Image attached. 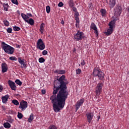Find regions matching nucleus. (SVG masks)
<instances>
[{
  "label": "nucleus",
  "instance_id": "obj_1",
  "mask_svg": "<svg viewBox=\"0 0 129 129\" xmlns=\"http://www.w3.org/2000/svg\"><path fill=\"white\" fill-rule=\"evenodd\" d=\"M57 80L60 85L59 86L54 85L53 95L50 98L55 112H59L61 109H63L69 94L67 91V84L69 83L65 79V75L61 76Z\"/></svg>",
  "mask_w": 129,
  "mask_h": 129
},
{
  "label": "nucleus",
  "instance_id": "obj_14",
  "mask_svg": "<svg viewBox=\"0 0 129 129\" xmlns=\"http://www.w3.org/2000/svg\"><path fill=\"white\" fill-rule=\"evenodd\" d=\"M122 9H121V7L120 6H116V9H115V14H117V15H119V16L120 15V14H121Z\"/></svg>",
  "mask_w": 129,
  "mask_h": 129
},
{
  "label": "nucleus",
  "instance_id": "obj_19",
  "mask_svg": "<svg viewBox=\"0 0 129 129\" xmlns=\"http://www.w3.org/2000/svg\"><path fill=\"white\" fill-rule=\"evenodd\" d=\"M72 8V10L73 12H74L75 13V17H79V13L77 12V9H76V7H75L73 6Z\"/></svg>",
  "mask_w": 129,
  "mask_h": 129
},
{
  "label": "nucleus",
  "instance_id": "obj_4",
  "mask_svg": "<svg viewBox=\"0 0 129 129\" xmlns=\"http://www.w3.org/2000/svg\"><path fill=\"white\" fill-rule=\"evenodd\" d=\"M103 87V83H99L97 84L95 88V93L97 96L100 95V93L102 92V88Z\"/></svg>",
  "mask_w": 129,
  "mask_h": 129
},
{
  "label": "nucleus",
  "instance_id": "obj_6",
  "mask_svg": "<svg viewBox=\"0 0 129 129\" xmlns=\"http://www.w3.org/2000/svg\"><path fill=\"white\" fill-rule=\"evenodd\" d=\"M37 48L41 51L45 49V44L44 42H43V40L42 39H39L37 42Z\"/></svg>",
  "mask_w": 129,
  "mask_h": 129
},
{
  "label": "nucleus",
  "instance_id": "obj_5",
  "mask_svg": "<svg viewBox=\"0 0 129 129\" xmlns=\"http://www.w3.org/2000/svg\"><path fill=\"white\" fill-rule=\"evenodd\" d=\"M74 38L76 41H81L84 38V33L78 30L77 33L74 35Z\"/></svg>",
  "mask_w": 129,
  "mask_h": 129
},
{
  "label": "nucleus",
  "instance_id": "obj_54",
  "mask_svg": "<svg viewBox=\"0 0 129 129\" xmlns=\"http://www.w3.org/2000/svg\"><path fill=\"white\" fill-rule=\"evenodd\" d=\"M75 50L74 51V52H75Z\"/></svg>",
  "mask_w": 129,
  "mask_h": 129
},
{
  "label": "nucleus",
  "instance_id": "obj_21",
  "mask_svg": "<svg viewBox=\"0 0 129 129\" xmlns=\"http://www.w3.org/2000/svg\"><path fill=\"white\" fill-rule=\"evenodd\" d=\"M21 17L22 18V19H23L24 21H25V22H27V21H28V19H29V16H27L26 14H24V13H22L21 14Z\"/></svg>",
  "mask_w": 129,
  "mask_h": 129
},
{
  "label": "nucleus",
  "instance_id": "obj_33",
  "mask_svg": "<svg viewBox=\"0 0 129 129\" xmlns=\"http://www.w3.org/2000/svg\"><path fill=\"white\" fill-rule=\"evenodd\" d=\"M15 83H16V84H18V85H19V86H21L22 84V82H21V81L19 79H17L15 81Z\"/></svg>",
  "mask_w": 129,
  "mask_h": 129
},
{
  "label": "nucleus",
  "instance_id": "obj_35",
  "mask_svg": "<svg viewBox=\"0 0 129 129\" xmlns=\"http://www.w3.org/2000/svg\"><path fill=\"white\" fill-rule=\"evenodd\" d=\"M17 116L19 119H21V118H23V114H22V113H20V112H18Z\"/></svg>",
  "mask_w": 129,
  "mask_h": 129
},
{
  "label": "nucleus",
  "instance_id": "obj_39",
  "mask_svg": "<svg viewBox=\"0 0 129 129\" xmlns=\"http://www.w3.org/2000/svg\"><path fill=\"white\" fill-rule=\"evenodd\" d=\"M9 59L11 61H17V57L16 56H11L9 57Z\"/></svg>",
  "mask_w": 129,
  "mask_h": 129
},
{
  "label": "nucleus",
  "instance_id": "obj_17",
  "mask_svg": "<svg viewBox=\"0 0 129 129\" xmlns=\"http://www.w3.org/2000/svg\"><path fill=\"white\" fill-rule=\"evenodd\" d=\"M75 21H76V27L78 29L79 28V16L75 17Z\"/></svg>",
  "mask_w": 129,
  "mask_h": 129
},
{
  "label": "nucleus",
  "instance_id": "obj_30",
  "mask_svg": "<svg viewBox=\"0 0 129 129\" xmlns=\"http://www.w3.org/2000/svg\"><path fill=\"white\" fill-rule=\"evenodd\" d=\"M3 23L6 27H9L10 26V22L7 20H4Z\"/></svg>",
  "mask_w": 129,
  "mask_h": 129
},
{
  "label": "nucleus",
  "instance_id": "obj_23",
  "mask_svg": "<svg viewBox=\"0 0 129 129\" xmlns=\"http://www.w3.org/2000/svg\"><path fill=\"white\" fill-rule=\"evenodd\" d=\"M55 73H56L57 74H65L66 73V71L64 70H55Z\"/></svg>",
  "mask_w": 129,
  "mask_h": 129
},
{
  "label": "nucleus",
  "instance_id": "obj_20",
  "mask_svg": "<svg viewBox=\"0 0 129 129\" xmlns=\"http://www.w3.org/2000/svg\"><path fill=\"white\" fill-rule=\"evenodd\" d=\"M115 24V20H113L110 21V22L108 24V26H109V28H111V29H113V27H114Z\"/></svg>",
  "mask_w": 129,
  "mask_h": 129
},
{
  "label": "nucleus",
  "instance_id": "obj_46",
  "mask_svg": "<svg viewBox=\"0 0 129 129\" xmlns=\"http://www.w3.org/2000/svg\"><path fill=\"white\" fill-rule=\"evenodd\" d=\"M88 7L89 9H92V4L90 3V4H89Z\"/></svg>",
  "mask_w": 129,
  "mask_h": 129
},
{
  "label": "nucleus",
  "instance_id": "obj_36",
  "mask_svg": "<svg viewBox=\"0 0 129 129\" xmlns=\"http://www.w3.org/2000/svg\"><path fill=\"white\" fill-rule=\"evenodd\" d=\"M38 61L39 63H44V62H45V58L43 57H40L39 58Z\"/></svg>",
  "mask_w": 129,
  "mask_h": 129
},
{
  "label": "nucleus",
  "instance_id": "obj_32",
  "mask_svg": "<svg viewBox=\"0 0 129 129\" xmlns=\"http://www.w3.org/2000/svg\"><path fill=\"white\" fill-rule=\"evenodd\" d=\"M13 30L15 32H18L21 30V28L18 26H15L13 27Z\"/></svg>",
  "mask_w": 129,
  "mask_h": 129
},
{
  "label": "nucleus",
  "instance_id": "obj_48",
  "mask_svg": "<svg viewBox=\"0 0 129 129\" xmlns=\"http://www.w3.org/2000/svg\"><path fill=\"white\" fill-rule=\"evenodd\" d=\"M41 92L43 94H46V90H42Z\"/></svg>",
  "mask_w": 129,
  "mask_h": 129
},
{
  "label": "nucleus",
  "instance_id": "obj_27",
  "mask_svg": "<svg viewBox=\"0 0 129 129\" xmlns=\"http://www.w3.org/2000/svg\"><path fill=\"white\" fill-rule=\"evenodd\" d=\"M34 119V114L31 113L28 118V122H32Z\"/></svg>",
  "mask_w": 129,
  "mask_h": 129
},
{
  "label": "nucleus",
  "instance_id": "obj_52",
  "mask_svg": "<svg viewBox=\"0 0 129 129\" xmlns=\"http://www.w3.org/2000/svg\"><path fill=\"white\" fill-rule=\"evenodd\" d=\"M17 48H20V45H18V46L17 47Z\"/></svg>",
  "mask_w": 129,
  "mask_h": 129
},
{
  "label": "nucleus",
  "instance_id": "obj_7",
  "mask_svg": "<svg viewBox=\"0 0 129 129\" xmlns=\"http://www.w3.org/2000/svg\"><path fill=\"white\" fill-rule=\"evenodd\" d=\"M27 107H28V102L25 100H22L20 102L19 108L22 110V111H24V110H26L27 109Z\"/></svg>",
  "mask_w": 129,
  "mask_h": 129
},
{
  "label": "nucleus",
  "instance_id": "obj_45",
  "mask_svg": "<svg viewBox=\"0 0 129 129\" xmlns=\"http://www.w3.org/2000/svg\"><path fill=\"white\" fill-rule=\"evenodd\" d=\"M4 90V87L0 85V92H2Z\"/></svg>",
  "mask_w": 129,
  "mask_h": 129
},
{
  "label": "nucleus",
  "instance_id": "obj_10",
  "mask_svg": "<svg viewBox=\"0 0 129 129\" xmlns=\"http://www.w3.org/2000/svg\"><path fill=\"white\" fill-rule=\"evenodd\" d=\"M83 103H84V99L83 98L81 99L80 100H78L76 104V111H77L78 109H79V108H80V106L82 105Z\"/></svg>",
  "mask_w": 129,
  "mask_h": 129
},
{
  "label": "nucleus",
  "instance_id": "obj_18",
  "mask_svg": "<svg viewBox=\"0 0 129 129\" xmlns=\"http://www.w3.org/2000/svg\"><path fill=\"white\" fill-rule=\"evenodd\" d=\"M18 62H19L20 64H21V65H23V67H24V68H26L27 67V66H26V64H25V61L23 60H22V58L21 57H19L18 58Z\"/></svg>",
  "mask_w": 129,
  "mask_h": 129
},
{
  "label": "nucleus",
  "instance_id": "obj_25",
  "mask_svg": "<svg viewBox=\"0 0 129 129\" xmlns=\"http://www.w3.org/2000/svg\"><path fill=\"white\" fill-rule=\"evenodd\" d=\"M68 4L69 5L70 8H73V7L75 6V3H74L73 0H70L68 2Z\"/></svg>",
  "mask_w": 129,
  "mask_h": 129
},
{
  "label": "nucleus",
  "instance_id": "obj_29",
  "mask_svg": "<svg viewBox=\"0 0 129 129\" xmlns=\"http://www.w3.org/2000/svg\"><path fill=\"white\" fill-rule=\"evenodd\" d=\"M4 126L5 128H10L11 127V124L9 122H5L4 123Z\"/></svg>",
  "mask_w": 129,
  "mask_h": 129
},
{
  "label": "nucleus",
  "instance_id": "obj_37",
  "mask_svg": "<svg viewBox=\"0 0 129 129\" xmlns=\"http://www.w3.org/2000/svg\"><path fill=\"white\" fill-rule=\"evenodd\" d=\"M48 129H57V127L54 124H51L49 126Z\"/></svg>",
  "mask_w": 129,
  "mask_h": 129
},
{
  "label": "nucleus",
  "instance_id": "obj_44",
  "mask_svg": "<svg viewBox=\"0 0 129 129\" xmlns=\"http://www.w3.org/2000/svg\"><path fill=\"white\" fill-rule=\"evenodd\" d=\"M86 64V62H85V60H83L81 61V66H84V65H85Z\"/></svg>",
  "mask_w": 129,
  "mask_h": 129
},
{
  "label": "nucleus",
  "instance_id": "obj_28",
  "mask_svg": "<svg viewBox=\"0 0 129 129\" xmlns=\"http://www.w3.org/2000/svg\"><path fill=\"white\" fill-rule=\"evenodd\" d=\"M44 26H45V24L42 23L40 26V31L41 34H43V32L44 31Z\"/></svg>",
  "mask_w": 129,
  "mask_h": 129
},
{
  "label": "nucleus",
  "instance_id": "obj_34",
  "mask_svg": "<svg viewBox=\"0 0 129 129\" xmlns=\"http://www.w3.org/2000/svg\"><path fill=\"white\" fill-rule=\"evenodd\" d=\"M46 11L47 14H50V12H51V8H50V6H47L46 7Z\"/></svg>",
  "mask_w": 129,
  "mask_h": 129
},
{
  "label": "nucleus",
  "instance_id": "obj_47",
  "mask_svg": "<svg viewBox=\"0 0 129 129\" xmlns=\"http://www.w3.org/2000/svg\"><path fill=\"white\" fill-rule=\"evenodd\" d=\"M27 16H28V17H30L31 18L33 17V15H32V14H31V13H28Z\"/></svg>",
  "mask_w": 129,
  "mask_h": 129
},
{
  "label": "nucleus",
  "instance_id": "obj_8",
  "mask_svg": "<svg viewBox=\"0 0 129 129\" xmlns=\"http://www.w3.org/2000/svg\"><path fill=\"white\" fill-rule=\"evenodd\" d=\"M90 30H93L94 34L96 35V37H98V29L97 26L94 23H92L90 25Z\"/></svg>",
  "mask_w": 129,
  "mask_h": 129
},
{
  "label": "nucleus",
  "instance_id": "obj_26",
  "mask_svg": "<svg viewBox=\"0 0 129 129\" xmlns=\"http://www.w3.org/2000/svg\"><path fill=\"white\" fill-rule=\"evenodd\" d=\"M26 23H28V24H29V25H31V26L35 24L34 20L32 18H30L29 20H28V21H26Z\"/></svg>",
  "mask_w": 129,
  "mask_h": 129
},
{
  "label": "nucleus",
  "instance_id": "obj_22",
  "mask_svg": "<svg viewBox=\"0 0 129 129\" xmlns=\"http://www.w3.org/2000/svg\"><path fill=\"white\" fill-rule=\"evenodd\" d=\"M100 13L102 17H106V10H105V9H101Z\"/></svg>",
  "mask_w": 129,
  "mask_h": 129
},
{
  "label": "nucleus",
  "instance_id": "obj_42",
  "mask_svg": "<svg viewBox=\"0 0 129 129\" xmlns=\"http://www.w3.org/2000/svg\"><path fill=\"white\" fill-rule=\"evenodd\" d=\"M47 54H48V51L47 50H43L42 51V55H43V56H46V55Z\"/></svg>",
  "mask_w": 129,
  "mask_h": 129
},
{
  "label": "nucleus",
  "instance_id": "obj_13",
  "mask_svg": "<svg viewBox=\"0 0 129 129\" xmlns=\"http://www.w3.org/2000/svg\"><path fill=\"white\" fill-rule=\"evenodd\" d=\"M115 4H116L115 0H109L108 5L110 9H113L115 6Z\"/></svg>",
  "mask_w": 129,
  "mask_h": 129
},
{
  "label": "nucleus",
  "instance_id": "obj_40",
  "mask_svg": "<svg viewBox=\"0 0 129 129\" xmlns=\"http://www.w3.org/2000/svg\"><path fill=\"white\" fill-rule=\"evenodd\" d=\"M11 2L12 3V4H14V5H16L17 6H18V5H19L18 0H11Z\"/></svg>",
  "mask_w": 129,
  "mask_h": 129
},
{
  "label": "nucleus",
  "instance_id": "obj_24",
  "mask_svg": "<svg viewBox=\"0 0 129 129\" xmlns=\"http://www.w3.org/2000/svg\"><path fill=\"white\" fill-rule=\"evenodd\" d=\"M112 33H113V28H110L107 29L106 32V35H108V36H109V35H111Z\"/></svg>",
  "mask_w": 129,
  "mask_h": 129
},
{
  "label": "nucleus",
  "instance_id": "obj_50",
  "mask_svg": "<svg viewBox=\"0 0 129 129\" xmlns=\"http://www.w3.org/2000/svg\"><path fill=\"white\" fill-rule=\"evenodd\" d=\"M14 121V119H11L9 120V122H10L11 123H12V122H13Z\"/></svg>",
  "mask_w": 129,
  "mask_h": 129
},
{
  "label": "nucleus",
  "instance_id": "obj_51",
  "mask_svg": "<svg viewBox=\"0 0 129 129\" xmlns=\"http://www.w3.org/2000/svg\"><path fill=\"white\" fill-rule=\"evenodd\" d=\"M99 118H100V116H98V119L99 120Z\"/></svg>",
  "mask_w": 129,
  "mask_h": 129
},
{
  "label": "nucleus",
  "instance_id": "obj_31",
  "mask_svg": "<svg viewBox=\"0 0 129 129\" xmlns=\"http://www.w3.org/2000/svg\"><path fill=\"white\" fill-rule=\"evenodd\" d=\"M12 103H13V104H14L15 105H19V104H20V103H19V101L16 99L12 100Z\"/></svg>",
  "mask_w": 129,
  "mask_h": 129
},
{
  "label": "nucleus",
  "instance_id": "obj_38",
  "mask_svg": "<svg viewBox=\"0 0 129 129\" xmlns=\"http://www.w3.org/2000/svg\"><path fill=\"white\" fill-rule=\"evenodd\" d=\"M12 31L13 29L11 27H9L7 29V33H9V34H12Z\"/></svg>",
  "mask_w": 129,
  "mask_h": 129
},
{
  "label": "nucleus",
  "instance_id": "obj_49",
  "mask_svg": "<svg viewBox=\"0 0 129 129\" xmlns=\"http://www.w3.org/2000/svg\"><path fill=\"white\" fill-rule=\"evenodd\" d=\"M60 24H61V25H64V21L62 20H61V22H60Z\"/></svg>",
  "mask_w": 129,
  "mask_h": 129
},
{
  "label": "nucleus",
  "instance_id": "obj_11",
  "mask_svg": "<svg viewBox=\"0 0 129 129\" xmlns=\"http://www.w3.org/2000/svg\"><path fill=\"white\" fill-rule=\"evenodd\" d=\"M86 116L87 117V120H88L89 123H90L92 119H93V116H94V115L92 113V112H89L86 114Z\"/></svg>",
  "mask_w": 129,
  "mask_h": 129
},
{
  "label": "nucleus",
  "instance_id": "obj_3",
  "mask_svg": "<svg viewBox=\"0 0 129 129\" xmlns=\"http://www.w3.org/2000/svg\"><path fill=\"white\" fill-rule=\"evenodd\" d=\"M2 48L7 54L13 55L15 52V48L5 42H2Z\"/></svg>",
  "mask_w": 129,
  "mask_h": 129
},
{
  "label": "nucleus",
  "instance_id": "obj_41",
  "mask_svg": "<svg viewBox=\"0 0 129 129\" xmlns=\"http://www.w3.org/2000/svg\"><path fill=\"white\" fill-rule=\"evenodd\" d=\"M76 74L78 75H79V74H81V69H78L76 70Z\"/></svg>",
  "mask_w": 129,
  "mask_h": 129
},
{
  "label": "nucleus",
  "instance_id": "obj_53",
  "mask_svg": "<svg viewBox=\"0 0 129 129\" xmlns=\"http://www.w3.org/2000/svg\"><path fill=\"white\" fill-rule=\"evenodd\" d=\"M75 50L74 51V52H75Z\"/></svg>",
  "mask_w": 129,
  "mask_h": 129
},
{
  "label": "nucleus",
  "instance_id": "obj_9",
  "mask_svg": "<svg viewBox=\"0 0 129 129\" xmlns=\"http://www.w3.org/2000/svg\"><path fill=\"white\" fill-rule=\"evenodd\" d=\"M8 84L9 85L12 90H14V91L17 90V86H16V84L13 81L11 80H8Z\"/></svg>",
  "mask_w": 129,
  "mask_h": 129
},
{
  "label": "nucleus",
  "instance_id": "obj_43",
  "mask_svg": "<svg viewBox=\"0 0 129 129\" xmlns=\"http://www.w3.org/2000/svg\"><path fill=\"white\" fill-rule=\"evenodd\" d=\"M63 6H64V4L62 2H59L58 4V6L59 8H61V7H63Z\"/></svg>",
  "mask_w": 129,
  "mask_h": 129
},
{
  "label": "nucleus",
  "instance_id": "obj_15",
  "mask_svg": "<svg viewBox=\"0 0 129 129\" xmlns=\"http://www.w3.org/2000/svg\"><path fill=\"white\" fill-rule=\"evenodd\" d=\"M9 95H6L2 97V100L3 103L6 104L8 102V100L9 99Z\"/></svg>",
  "mask_w": 129,
  "mask_h": 129
},
{
  "label": "nucleus",
  "instance_id": "obj_12",
  "mask_svg": "<svg viewBox=\"0 0 129 129\" xmlns=\"http://www.w3.org/2000/svg\"><path fill=\"white\" fill-rule=\"evenodd\" d=\"M2 71L3 73H6L8 71V64L6 62L2 63Z\"/></svg>",
  "mask_w": 129,
  "mask_h": 129
},
{
  "label": "nucleus",
  "instance_id": "obj_2",
  "mask_svg": "<svg viewBox=\"0 0 129 129\" xmlns=\"http://www.w3.org/2000/svg\"><path fill=\"white\" fill-rule=\"evenodd\" d=\"M93 75L95 77H98L99 80H101L102 81L104 80V76L105 75L99 68L96 67L93 69Z\"/></svg>",
  "mask_w": 129,
  "mask_h": 129
},
{
  "label": "nucleus",
  "instance_id": "obj_16",
  "mask_svg": "<svg viewBox=\"0 0 129 129\" xmlns=\"http://www.w3.org/2000/svg\"><path fill=\"white\" fill-rule=\"evenodd\" d=\"M2 5H3V8H4V11H6V12H8L9 11V8L10 7V6H9V4L7 3H4L3 4L1 3Z\"/></svg>",
  "mask_w": 129,
  "mask_h": 129
}]
</instances>
